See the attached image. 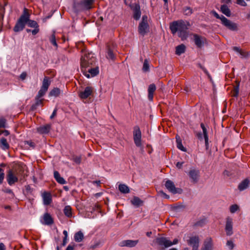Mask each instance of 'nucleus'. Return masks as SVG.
I'll return each instance as SVG.
<instances>
[{"label":"nucleus","mask_w":250,"mask_h":250,"mask_svg":"<svg viewBox=\"0 0 250 250\" xmlns=\"http://www.w3.org/2000/svg\"><path fill=\"white\" fill-rule=\"evenodd\" d=\"M51 129V125L46 124L42 125L37 128V130L38 132L40 134H47L49 132Z\"/></svg>","instance_id":"412c9836"},{"label":"nucleus","mask_w":250,"mask_h":250,"mask_svg":"<svg viewBox=\"0 0 250 250\" xmlns=\"http://www.w3.org/2000/svg\"><path fill=\"white\" fill-rule=\"evenodd\" d=\"M39 32V27H35L34 29L32 30L31 32L33 35H36Z\"/></svg>","instance_id":"4d7b16f0"},{"label":"nucleus","mask_w":250,"mask_h":250,"mask_svg":"<svg viewBox=\"0 0 250 250\" xmlns=\"http://www.w3.org/2000/svg\"><path fill=\"white\" fill-rule=\"evenodd\" d=\"M131 204L136 207H139L142 205L143 202L138 197H134L131 200Z\"/></svg>","instance_id":"7c9ffc66"},{"label":"nucleus","mask_w":250,"mask_h":250,"mask_svg":"<svg viewBox=\"0 0 250 250\" xmlns=\"http://www.w3.org/2000/svg\"><path fill=\"white\" fill-rule=\"evenodd\" d=\"M233 50L239 53L242 58H248L250 56V53L249 52L243 51L238 47H233Z\"/></svg>","instance_id":"393cba45"},{"label":"nucleus","mask_w":250,"mask_h":250,"mask_svg":"<svg viewBox=\"0 0 250 250\" xmlns=\"http://www.w3.org/2000/svg\"><path fill=\"white\" fill-rule=\"evenodd\" d=\"M99 245V243H97L96 244H94V245H92L91 246V248L92 249H95Z\"/></svg>","instance_id":"774afa93"},{"label":"nucleus","mask_w":250,"mask_h":250,"mask_svg":"<svg viewBox=\"0 0 250 250\" xmlns=\"http://www.w3.org/2000/svg\"><path fill=\"white\" fill-rule=\"evenodd\" d=\"M165 186L168 191L173 194L181 193L182 191L181 188H176L174 183L170 180L166 181Z\"/></svg>","instance_id":"9d476101"},{"label":"nucleus","mask_w":250,"mask_h":250,"mask_svg":"<svg viewBox=\"0 0 250 250\" xmlns=\"http://www.w3.org/2000/svg\"><path fill=\"white\" fill-rule=\"evenodd\" d=\"M21 146L25 149H30L35 147V144L31 141H25L22 143Z\"/></svg>","instance_id":"bb28decb"},{"label":"nucleus","mask_w":250,"mask_h":250,"mask_svg":"<svg viewBox=\"0 0 250 250\" xmlns=\"http://www.w3.org/2000/svg\"><path fill=\"white\" fill-rule=\"evenodd\" d=\"M3 191L5 193H9V194H11V197L12 198L14 197V196H15L14 193H13V192L12 191V190L11 189L6 188V189L3 190Z\"/></svg>","instance_id":"8fccbe9b"},{"label":"nucleus","mask_w":250,"mask_h":250,"mask_svg":"<svg viewBox=\"0 0 250 250\" xmlns=\"http://www.w3.org/2000/svg\"><path fill=\"white\" fill-rule=\"evenodd\" d=\"M5 177L4 169L0 167V185L3 183Z\"/></svg>","instance_id":"49530a36"},{"label":"nucleus","mask_w":250,"mask_h":250,"mask_svg":"<svg viewBox=\"0 0 250 250\" xmlns=\"http://www.w3.org/2000/svg\"><path fill=\"white\" fill-rule=\"evenodd\" d=\"M43 199V203L44 205H50L52 201V196L50 193L48 192H44L42 194Z\"/></svg>","instance_id":"6ab92c4d"},{"label":"nucleus","mask_w":250,"mask_h":250,"mask_svg":"<svg viewBox=\"0 0 250 250\" xmlns=\"http://www.w3.org/2000/svg\"><path fill=\"white\" fill-rule=\"evenodd\" d=\"M2 134H4V136H8L10 133L7 130H4L2 131Z\"/></svg>","instance_id":"338daca9"},{"label":"nucleus","mask_w":250,"mask_h":250,"mask_svg":"<svg viewBox=\"0 0 250 250\" xmlns=\"http://www.w3.org/2000/svg\"><path fill=\"white\" fill-rule=\"evenodd\" d=\"M66 250H74V246L71 245H69L67 246Z\"/></svg>","instance_id":"69168bd1"},{"label":"nucleus","mask_w":250,"mask_h":250,"mask_svg":"<svg viewBox=\"0 0 250 250\" xmlns=\"http://www.w3.org/2000/svg\"><path fill=\"white\" fill-rule=\"evenodd\" d=\"M201 127L203 130V134H202V133L201 132H200V133H198L197 135L198 139L200 140H202L203 136H204V138L205 139V141L206 146L207 149L208 147V135L207 130L206 127L204 125L203 123L201 124Z\"/></svg>","instance_id":"dca6fc26"},{"label":"nucleus","mask_w":250,"mask_h":250,"mask_svg":"<svg viewBox=\"0 0 250 250\" xmlns=\"http://www.w3.org/2000/svg\"><path fill=\"white\" fill-rule=\"evenodd\" d=\"M114 54L113 51L110 49L108 48L107 52L106 58L108 59L114 60Z\"/></svg>","instance_id":"c03bdc74"},{"label":"nucleus","mask_w":250,"mask_h":250,"mask_svg":"<svg viewBox=\"0 0 250 250\" xmlns=\"http://www.w3.org/2000/svg\"><path fill=\"white\" fill-rule=\"evenodd\" d=\"M63 213L68 218L72 217V208L70 206H66L63 209Z\"/></svg>","instance_id":"f704fd0d"},{"label":"nucleus","mask_w":250,"mask_h":250,"mask_svg":"<svg viewBox=\"0 0 250 250\" xmlns=\"http://www.w3.org/2000/svg\"><path fill=\"white\" fill-rule=\"evenodd\" d=\"M159 193L164 198L166 199H168L169 198V196L167 195L166 193L164 192L163 191H160Z\"/></svg>","instance_id":"13d9d810"},{"label":"nucleus","mask_w":250,"mask_h":250,"mask_svg":"<svg viewBox=\"0 0 250 250\" xmlns=\"http://www.w3.org/2000/svg\"><path fill=\"white\" fill-rule=\"evenodd\" d=\"M221 12L227 17H230L231 13L229 9L226 4H223L221 6Z\"/></svg>","instance_id":"2f4dec72"},{"label":"nucleus","mask_w":250,"mask_h":250,"mask_svg":"<svg viewBox=\"0 0 250 250\" xmlns=\"http://www.w3.org/2000/svg\"><path fill=\"white\" fill-rule=\"evenodd\" d=\"M83 75L87 78L94 77L99 74V67L97 66L89 67L87 68H83L82 69Z\"/></svg>","instance_id":"6e6552de"},{"label":"nucleus","mask_w":250,"mask_h":250,"mask_svg":"<svg viewBox=\"0 0 250 250\" xmlns=\"http://www.w3.org/2000/svg\"><path fill=\"white\" fill-rule=\"evenodd\" d=\"M138 32L143 36L149 32V25L148 23V17L146 15L143 16L142 21L139 24Z\"/></svg>","instance_id":"39448f33"},{"label":"nucleus","mask_w":250,"mask_h":250,"mask_svg":"<svg viewBox=\"0 0 250 250\" xmlns=\"http://www.w3.org/2000/svg\"><path fill=\"white\" fill-rule=\"evenodd\" d=\"M42 97L41 96H38V95H37L35 97V104H33L32 105V109L34 110L37 107V106H39V105H41L42 104V101L43 100V99H41Z\"/></svg>","instance_id":"c85d7f7f"},{"label":"nucleus","mask_w":250,"mask_h":250,"mask_svg":"<svg viewBox=\"0 0 250 250\" xmlns=\"http://www.w3.org/2000/svg\"><path fill=\"white\" fill-rule=\"evenodd\" d=\"M130 8L133 12V17L135 20L140 19L141 15L140 6L139 3H132L130 5Z\"/></svg>","instance_id":"f8f14e48"},{"label":"nucleus","mask_w":250,"mask_h":250,"mask_svg":"<svg viewBox=\"0 0 250 250\" xmlns=\"http://www.w3.org/2000/svg\"><path fill=\"white\" fill-rule=\"evenodd\" d=\"M185 49L186 46L185 45L183 44L179 45L176 47V54L180 55L185 52Z\"/></svg>","instance_id":"e433bc0d"},{"label":"nucleus","mask_w":250,"mask_h":250,"mask_svg":"<svg viewBox=\"0 0 250 250\" xmlns=\"http://www.w3.org/2000/svg\"><path fill=\"white\" fill-rule=\"evenodd\" d=\"M221 23L223 25L230 30L236 31L237 30V24L229 21L224 16H222V17Z\"/></svg>","instance_id":"ddd939ff"},{"label":"nucleus","mask_w":250,"mask_h":250,"mask_svg":"<svg viewBox=\"0 0 250 250\" xmlns=\"http://www.w3.org/2000/svg\"><path fill=\"white\" fill-rule=\"evenodd\" d=\"M183 13L186 16H190L193 13V10L190 7H185L183 8Z\"/></svg>","instance_id":"a19ab883"},{"label":"nucleus","mask_w":250,"mask_h":250,"mask_svg":"<svg viewBox=\"0 0 250 250\" xmlns=\"http://www.w3.org/2000/svg\"><path fill=\"white\" fill-rule=\"evenodd\" d=\"M201 250H213L212 240L210 237L206 239L204 241V247Z\"/></svg>","instance_id":"aec40b11"},{"label":"nucleus","mask_w":250,"mask_h":250,"mask_svg":"<svg viewBox=\"0 0 250 250\" xmlns=\"http://www.w3.org/2000/svg\"><path fill=\"white\" fill-rule=\"evenodd\" d=\"M250 185V180L246 178L243 180L238 185V189L242 191H243L246 189H247Z\"/></svg>","instance_id":"4be33fe9"},{"label":"nucleus","mask_w":250,"mask_h":250,"mask_svg":"<svg viewBox=\"0 0 250 250\" xmlns=\"http://www.w3.org/2000/svg\"><path fill=\"white\" fill-rule=\"evenodd\" d=\"M183 164V162H177L176 165L177 168L180 169L182 167Z\"/></svg>","instance_id":"680f3d73"},{"label":"nucleus","mask_w":250,"mask_h":250,"mask_svg":"<svg viewBox=\"0 0 250 250\" xmlns=\"http://www.w3.org/2000/svg\"><path fill=\"white\" fill-rule=\"evenodd\" d=\"M133 140L135 146L143 149V146L142 143V133L138 126H135L133 128Z\"/></svg>","instance_id":"423d86ee"},{"label":"nucleus","mask_w":250,"mask_h":250,"mask_svg":"<svg viewBox=\"0 0 250 250\" xmlns=\"http://www.w3.org/2000/svg\"><path fill=\"white\" fill-rule=\"evenodd\" d=\"M96 63V58L92 53H85L82 57L81 65L82 69L89 67H93Z\"/></svg>","instance_id":"7ed1b4c3"},{"label":"nucleus","mask_w":250,"mask_h":250,"mask_svg":"<svg viewBox=\"0 0 250 250\" xmlns=\"http://www.w3.org/2000/svg\"><path fill=\"white\" fill-rule=\"evenodd\" d=\"M29 18V14L26 9H24L23 14L18 20L16 25L14 27V31L15 32H18L22 31L27 23Z\"/></svg>","instance_id":"20e7f679"},{"label":"nucleus","mask_w":250,"mask_h":250,"mask_svg":"<svg viewBox=\"0 0 250 250\" xmlns=\"http://www.w3.org/2000/svg\"><path fill=\"white\" fill-rule=\"evenodd\" d=\"M49 41H50V42L53 45H54L55 46H56V47H57L58 46V45H57V42H56V37H55V34L53 33L51 35V36H50V38H49Z\"/></svg>","instance_id":"a18cd8bd"},{"label":"nucleus","mask_w":250,"mask_h":250,"mask_svg":"<svg viewBox=\"0 0 250 250\" xmlns=\"http://www.w3.org/2000/svg\"><path fill=\"white\" fill-rule=\"evenodd\" d=\"M138 243V240H126V247H135Z\"/></svg>","instance_id":"4c0bfd02"},{"label":"nucleus","mask_w":250,"mask_h":250,"mask_svg":"<svg viewBox=\"0 0 250 250\" xmlns=\"http://www.w3.org/2000/svg\"><path fill=\"white\" fill-rule=\"evenodd\" d=\"M5 246L4 244L2 243H0V250H5Z\"/></svg>","instance_id":"e2e57ef3"},{"label":"nucleus","mask_w":250,"mask_h":250,"mask_svg":"<svg viewBox=\"0 0 250 250\" xmlns=\"http://www.w3.org/2000/svg\"><path fill=\"white\" fill-rule=\"evenodd\" d=\"M93 88L90 86H86L83 91L80 92L79 96L82 99H85L91 95Z\"/></svg>","instance_id":"a211bd4d"},{"label":"nucleus","mask_w":250,"mask_h":250,"mask_svg":"<svg viewBox=\"0 0 250 250\" xmlns=\"http://www.w3.org/2000/svg\"><path fill=\"white\" fill-rule=\"evenodd\" d=\"M212 14L217 19H220L222 21V17L223 15L220 16L215 11H211Z\"/></svg>","instance_id":"09e8293b"},{"label":"nucleus","mask_w":250,"mask_h":250,"mask_svg":"<svg viewBox=\"0 0 250 250\" xmlns=\"http://www.w3.org/2000/svg\"><path fill=\"white\" fill-rule=\"evenodd\" d=\"M73 160L77 164H80L81 163V156H74Z\"/></svg>","instance_id":"de8ad7c7"},{"label":"nucleus","mask_w":250,"mask_h":250,"mask_svg":"<svg viewBox=\"0 0 250 250\" xmlns=\"http://www.w3.org/2000/svg\"><path fill=\"white\" fill-rule=\"evenodd\" d=\"M0 147L4 150L9 148V145L7 142V140L5 138H1L0 140Z\"/></svg>","instance_id":"cd10ccee"},{"label":"nucleus","mask_w":250,"mask_h":250,"mask_svg":"<svg viewBox=\"0 0 250 250\" xmlns=\"http://www.w3.org/2000/svg\"><path fill=\"white\" fill-rule=\"evenodd\" d=\"M227 246L229 248L230 250H232L234 247V244L232 241L229 240L227 242Z\"/></svg>","instance_id":"3c124183"},{"label":"nucleus","mask_w":250,"mask_h":250,"mask_svg":"<svg viewBox=\"0 0 250 250\" xmlns=\"http://www.w3.org/2000/svg\"><path fill=\"white\" fill-rule=\"evenodd\" d=\"M83 239V234L82 231H79L74 235V240L76 242H81Z\"/></svg>","instance_id":"c9c22d12"},{"label":"nucleus","mask_w":250,"mask_h":250,"mask_svg":"<svg viewBox=\"0 0 250 250\" xmlns=\"http://www.w3.org/2000/svg\"><path fill=\"white\" fill-rule=\"evenodd\" d=\"M7 181L10 186H12L18 181V178L14 173L12 169L8 171L7 174Z\"/></svg>","instance_id":"f3484780"},{"label":"nucleus","mask_w":250,"mask_h":250,"mask_svg":"<svg viewBox=\"0 0 250 250\" xmlns=\"http://www.w3.org/2000/svg\"><path fill=\"white\" fill-rule=\"evenodd\" d=\"M143 70L144 72H148L149 71V64L147 59H145L143 63Z\"/></svg>","instance_id":"79ce46f5"},{"label":"nucleus","mask_w":250,"mask_h":250,"mask_svg":"<svg viewBox=\"0 0 250 250\" xmlns=\"http://www.w3.org/2000/svg\"><path fill=\"white\" fill-rule=\"evenodd\" d=\"M225 229L226 234L228 236H231L233 233V219L230 217L226 218Z\"/></svg>","instance_id":"4468645a"},{"label":"nucleus","mask_w":250,"mask_h":250,"mask_svg":"<svg viewBox=\"0 0 250 250\" xmlns=\"http://www.w3.org/2000/svg\"><path fill=\"white\" fill-rule=\"evenodd\" d=\"M239 210V207L237 204H233L230 206L229 211L231 213H234Z\"/></svg>","instance_id":"37998d69"},{"label":"nucleus","mask_w":250,"mask_h":250,"mask_svg":"<svg viewBox=\"0 0 250 250\" xmlns=\"http://www.w3.org/2000/svg\"><path fill=\"white\" fill-rule=\"evenodd\" d=\"M237 3L243 6H247V3L244 0H237Z\"/></svg>","instance_id":"5fc2aeb1"},{"label":"nucleus","mask_w":250,"mask_h":250,"mask_svg":"<svg viewBox=\"0 0 250 250\" xmlns=\"http://www.w3.org/2000/svg\"><path fill=\"white\" fill-rule=\"evenodd\" d=\"M26 76H27V74H26V72H22V73L20 75V78H21V80H24V79L26 78Z\"/></svg>","instance_id":"bf43d9fd"},{"label":"nucleus","mask_w":250,"mask_h":250,"mask_svg":"<svg viewBox=\"0 0 250 250\" xmlns=\"http://www.w3.org/2000/svg\"><path fill=\"white\" fill-rule=\"evenodd\" d=\"M61 92V91L59 88L55 87L50 91L49 96L51 97H58L59 96Z\"/></svg>","instance_id":"72a5a7b5"},{"label":"nucleus","mask_w":250,"mask_h":250,"mask_svg":"<svg viewBox=\"0 0 250 250\" xmlns=\"http://www.w3.org/2000/svg\"><path fill=\"white\" fill-rule=\"evenodd\" d=\"M190 26L189 21L181 20L172 22L170 24L169 28L173 34L177 32L178 37L183 41L188 36V30Z\"/></svg>","instance_id":"f257e3e1"},{"label":"nucleus","mask_w":250,"mask_h":250,"mask_svg":"<svg viewBox=\"0 0 250 250\" xmlns=\"http://www.w3.org/2000/svg\"><path fill=\"white\" fill-rule=\"evenodd\" d=\"M5 127V120L4 119H0V128Z\"/></svg>","instance_id":"6e6d98bb"},{"label":"nucleus","mask_w":250,"mask_h":250,"mask_svg":"<svg viewBox=\"0 0 250 250\" xmlns=\"http://www.w3.org/2000/svg\"><path fill=\"white\" fill-rule=\"evenodd\" d=\"M207 220L205 218L201 219L197 221L195 224L194 226L196 227H202L205 225L207 223Z\"/></svg>","instance_id":"58836bf2"},{"label":"nucleus","mask_w":250,"mask_h":250,"mask_svg":"<svg viewBox=\"0 0 250 250\" xmlns=\"http://www.w3.org/2000/svg\"><path fill=\"white\" fill-rule=\"evenodd\" d=\"M119 189L122 193H125V185L120 184L119 185Z\"/></svg>","instance_id":"603ef678"},{"label":"nucleus","mask_w":250,"mask_h":250,"mask_svg":"<svg viewBox=\"0 0 250 250\" xmlns=\"http://www.w3.org/2000/svg\"><path fill=\"white\" fill-rule=\"evenodd\" d=\"M57 109H54L53 113H52L51 115L50 116V118L51 119H52L56 115L57 113Z\"/></svg>","instance_id":"052dcab7"},{"label":"nucleus","mask_w":250,"mask_h":250,"mask_svg":"<svg viewBox=\"0 0 250 250\" xmlns=\"http://www.w3.org/2000/svg\"><path fill=\"white\" fill-rule=\"evenodd\" d=\"M43 224L46 225H50L53 223V220L51 216L48 213H45L43 216Z\"/></svg>","instance_id":"a878e982"},{"label":"nucleus","mask_w":250,"mask_h":250,"mask_svg":"<svg viewBox=\"0 0 250 250\" xmlns=\"http://www.w3.org/2000/svg\"><path fill=\"white\" fill-rule=\"evenodd\" d=\"M30 16L29 15L28 20L27 22L28 25L30 27L35 28V27H39V25L38 23L33 20H30L29 19Z\"/></svg>","instance_id":"ea45409f"},{"label":"nucleus","mask_w":250,"mask_h":250,"mask_svg":"<svg viewBox=\"0 0 250 250\" xmlns=\"http://www.w3.org/2000/svg\"><path fill=\"white\" fill-rule=\"evenodd\" d=\"M188 244L192 247V250H198L199 246V238L198 236L190 237L187 240Z\"/></svg>","instance_id":"2eb2a0df"},{"label":"nucleus","mask_w":250,"mask_h":250,"mask_svg":"<svg viewBox=\"0 0 250 250\" xmlns=\"http://www.w3.org/2000/svg\"><path fill=\"white\" fill-rule=\"evenodd\" d=\"M54 178L55 179V180L60 184H65L66 183V181H65V180L62 178V177L59 173L57 171H55L54 172Z\"/></svg>","instance_id":"c756f323"},{"label":"nucleus","mask_w":250,"mask_h":250,"mask_svg":"<svg viewBox=\"0 0 250 250\" xmlns=\"http://www.w3.org/2000/svg\"><path fill=\"white\" fill-rule=\"evenodd\" d=\"M194 41L196 45L201 48L204 44V38L197 34L193 35Z\"/></svg>","instance_id":"b1692460"},{"label":"nucleus","mask_w":250,"mask_h":250,"mask_svg":"<svg viewBox=\"0 0 250 250\" xmlns=\"http://www.w3.org/2000/svg\"><path fill=\"white\" fill-rule=\"evenodd\" d=\"M156 89V85L154 83L150 84L148 87V99L150 101H152L153 94Z\"/></svg>","instance_id":"5701e85b"},{"label":"nucleus","mask_w":250,"mask_h":250,"mask_svg":"<svg viewBox=\"0 0 250 250\" xmlns=\"http://www.w3.org/2000/svg\"><path fill=\"white\" fill-rule=\"evenodd\" d=\"M239 93V86H236L234 87V92L233 93V96L234 97H237Z\"/></svg>","instance_id":"864d4df0"},{"label":"nucleus","mask_w":250,"mask_h":250,"mask_svg":"<svg viewBox=\"0 0 250 250\" xmlns=\"http://www.w3.org/2000/svg\"><path fill=\"white\" fill-rule=\"evenodd\" d=\"M50 83L51 82L49 81V78L48 77H45L43 78L42 85L37 94L38 96L43 97L45 94L50 85Z\"/></svg>","instance_id":"1a4fd4ad"},{"label":"nucleus","mask_w":250,"mask_h":250,"mask_svg":"<svg viewBox=\"0 0 250 250\" xmlns=\"http://www.w3.org/2000/svg\"><path fill=\"white\" fill-rule=\"evenodd\" d=\"M176 144L177 147L178 149L182 150V151L186 152L187 151L186 148L183 146L182 143V140H181L179 136H176Z\"/></svg>","instance_id":"473e14b6"},{"label":"nucleus","mask_w":250,"mask_h":250,"mask_svg":"<svg viewBox=\"0 0 250 250\" xmlns=\"http://www.w3.org/2000/svg\"><path fill=\"white\" fill-rule=\"evenodd\" d=\"M95 0H73L72 8L75 13L89 10L93 7Z\"/></svg>","instance_id":"f03ea898"},{"label":"nucleus","mask_w":250,"mask_h":250,"mask_svg":"<svg viewBox=\"0 0 250 250\" xmlns=\"http://www.w3.org/2000/svg\"><path fill=\"white\" fill-rule=\"evenodd\" d=\"M67 238H66V237H64L63 239V242L62 243V246H64L66 245V244L67 243Z\"/></svg>","instance_id":"0e129e2a"},{"label":"nucleus","mask_w":250,"mask_h":250,"mask_svg":"<svg viewBox=\"0 0 250 250\" xmlns=\"http://www.w3.org/2000/svg\"><path fill=\"white\" fill-rule=\"evenodd\" d=\"M156 241L160 246L165 248L169 247L178 243V240L177 238L174 239L173 241L171 242L167 238L164 237L158 238Z\"/></svg>","instance_id":"0eeeda50"},{"label":"nucleus","mask_w":250,"mask_h":250,"mask_svg":"<svg viewBox=\"0 0 250 250\" xmlns=\"http://www.w3.org/2000/svg\"><path fill=\"white\" fill-rule=\"evenodd\" d=\"M200 171L195 168L190 169L188 172V175L189 177L191 182L193 183H197L200 177Z\"/></svg>","instance_id":"9b49d317"}]
</instances>
